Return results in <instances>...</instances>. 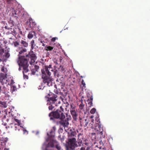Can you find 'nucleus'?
Listing matches in <instances>:
<instances>
[{
    "mask_svg": "<svg viewBox=\"0 0 150 150\" xmlns=\"http://www.w3.org/2000/svg\"><path fill=\"white\" fill-rule=\"evenodd\" d=\"M61 110L57 109L56 110L53 111L49 114V116L50 117V120L53 122L55 121L56 119H59L60 120L59 123L62 126L64 127H67L69 125L68 121L71 119L70 116L69 117H65L63 112L64 109L62 106H60Z\"/></svg>",
    "mask_w": 150,
    "mask_h": 150,
    "instance_id": "f257e3e1",
    "label": "nucleus"
},
{
    "mask_svg": "<svg viewBox=\"0 0 150 150\" xmlns=\"http://www.w3.org/2000/svg\"><path fill=\"white\" fill-rule=\"evenodd\" d=\"M18 56V60L17 62L19 66L23 68V73H27L29 71L28 69L29 66L28 61L30 60V64L31 65H33L37 58L35 54L33 52H31L26 55L25 57L21 56L19 54Z\"/></svg>",
    "mask_w": 150,
    "mask_h": 150,
    "instance_id": "f03ea898",
    "label": "nucleus"
},
{
    "mask_svg": "<svg viewBox=\"0 0 150 150\" xmlns=\"http://www.w3.org/2000/svg\"><path fill=\"white\" fill-rule=\"evenodd\" d=\"M76 134V133L75 132H71L70 133H68L67 143L68 147L71 150H74L76 146H77L76 139L74 137Z\"/></svg>",
    "mask_w": 150,
    "mask_h": 150,
    "instance_id": "7ed1b4c3",
    "label": "nucleus"
},
{
    "mask_svg": "<svg viewBox=\"0 0 150 150\" xmlns=\"http://www.w3.org/2000/svg\"><path fill=\"white\" fill-rule=\"evenodd\" d=\"M50 71L54 72V75L55 77H59V76L60 75L58 73V71L56 69L53 70L52 67V65L51 64L49 66L46 65L43 67L42 69H41L42 76L44 75L45 76H50L51 73Z\"/></svg>",
    "mask_w": 150,
    "mask_h": 150,
    "instance_id": "20e7f679",
    "label": "nucleus"
},
{
    "mask_svg": "<svg viewBox=\"0 0 150 150\" xmlns=\"http://www.w3.org/2000/svg\"><path fill=\"white\" fill-rule=\"evenodd\" d=\"M10 48L7 47H5L3 48L2 47H0V62L3 61V60L1 59L2 56L4 53H5V56L6 59L9 58L10 56V54L9 53Z\"/></svg>",
    "mask_w": 150,
    "mask_h": 150,
    "instance_id": "39448f33",
    "label": "nucleus"
},
{
    "mask_svg": "<svg viewBox=\"0 0 150 150\" xmlns=\"http://www.w3.org/2000/svg\"><path fill=\"white\" fill-rule=\"evenodd\" d=\"M42 78L43 79V81L44 83H47V85L49 86L51 85L53 79L50 76H45L44 75L42 76Z\"/></svg>",
    "mask_w": 150,
    "mask_h": 150,
    "instance_id": "423d86ee",
    "label": "nucleus"
},
{
    "mask_svg": "<svg viewBox=\"0 0 150 150\" xmlns=\"http://www.w3.org/2000/svg\"><path fill=\"white\" fill-rule=\"evenodd\" d=\"M80 126H83L88 128L90 126V123H89V120L87 118L84 117L80 119Z\"/></svg>",
    "mask_w": 150,
    "mask_h": 150,
    "instance_id": "0eeeda50",
    "label": "nucleus"
},
{
    "mask_svg": "<svg viewBox=\"0 0 150 150\" xmlns=\"http://www.w3.org/2000/svg\"><path fill=\"white\" fill-rule=\"evenodd\" d=\"M6 3L5 4L6 5L7 7L6 11L9 12L10 11H11L12 10H13L14 7L13 6V0H5Z\"/></svg>",
    "mask_w": 150,
    "mask_h": 150,
    "instance_id": "6e6552de",
    "label": "nucleus"
},
{
    "mask_svg": "<svg viewBox=\"0 0 150 150\" xmlns=\"http://www.w3.org/2000/svg\"><path fill=\"white\" fill-rule=\"evenodd\" d=\"M83 134L81 133H79L78 135V139L76 141L77 146H76V147L79 146L80 147L83 145Z\"/></svg>",
    "mask_w": 150,
    "mask_h": 150,
    "instance_id": "1a4fd4ad",
    "label": "nucleus"
},
{
    "mask_svg": "<svg viewBox=\"0 0 150 150\" xmlns=\"http://www.w3.org/2000/svg\"><path fill=\"white\" fill-rule=\"evenodd\" d=\"M70 112L72 116L73 119L74 120H76L77 119V114L74 110V107H73V105H71Z\"/></svg>",
    "mask_w": 150,
    "mask_h": 150,
    "instance_id": "9d476101",
    "label": "nucleus"
},
{
    "mask_svg": "<svg viewBox=\"0 0 150 150\" xmlns=\"http://www.w3.org/2000/svg\"><path fill=\"white\" fill-rule=\"evenodd\" d=\"M57 96L55 94H53L51 96L48 98V102L50 103H55L57 100Z\"/></svg>",
    "mask_w": 150,
    "mask_h": 150,
    "instance_id": "9b49d317",
    "label": "nucleus"
},
{
    "mask_svg": "<svg viewBox=\"0 0 150 150\" xmlns=\"http://www.w3.org/2000/svg\"><path fill=\"white\" fill-rule=\"evenodd\" d=\"M26 24L31 28H34L36 25L35 22L33 21L31 18H29V21H27L26 22Z\"/></svg>",
    "mask_w": 150,
    "mask_h": 150,
    "instance_id": "f8f14e48",
    "label": "nucleus"
},
{
    "mask_svg": "<svg viewBox=\"0 0 150 150\" xmlns=\"http://www.w3.org/2000/svg\"><path fill=\"white\" fill-rule=\"evenodd\" d=\"M14 21L12 20H10L8 21V23L6 24L5 28L8 30H12V27L14 26Z\"/></svg>",
    "mask_w": 150,
    "mask_h": 150,
    "instance_id": "ddd939ff",
    "label": "nucleus"
},
{
    "mask_svg": "<svg viewBox=\"0 0 150 150\" xmlns=\"http://www.w3.org/2000/svg\"><path fill=\"white\" fill-rule=\"evenodd\" d=\"M4 75V74H2L0 78V82L2 85H4V84H9V83H8V81L7 78H5Z\"/></svg>",
    "mask_w": 150,
    "mask_h": 150,
    "instance_id": "4468645a",
    "label": "nucleus"
},
{
    "mask_svg": "<svg viewBox=\"0 0 150 150\" xmlns=\"http://www.w3.org/2000/svg\"><path fill=\"white\" fill-rule=\"evenodd\" d=\"M32 68V69H31V71L32 72V74L33 75H34L35 72L38 71V70L39 68V67L37 65H31Z\"/></svg>",
    "mask_w": 150,
    "mask_h": 150,
    "instance_id": "2eb2a0df",
    "label": "nucleus"
},
{
    "mask_svg": "<svg viewBox=\"0 0 150 150\" xmlns=\"http://www.w3.org/2000/svg\"><path fill=\"white\" fill-rule=\"evenodd\" d=\"M7 43V42L4 39H0V47H6Z\"/></svg>",
    "mask_w": 150,
    "mask_h": 150,
    "instance_id": "dca6fc26",
    "label": "nucleus"
},
{
    "mask_svg": "<svg viewBox=\"0 0 150 150\" xmlns=\"http://www.w3.org/2000/svg\"><path fill=\"white\" fill-rule=\"evenodd\" d=\"M98 123L95 124V129L97 132L102 129L101 125L100 124V122H97Z\"/></svg>",
    "mask_w": 150,
    "mask_h": 150,
    "instance_id": "f3484780",
    "label": "nucleus"
},
{
    "mask_svg": "<svg viewBox=\"0 0 150 150\" xmlns=\"http://www.w3.org/2000/svg\"><path fill=\"white\" fill-rule=\"evenodd\" d=\"M47 104L48 105H49V106L48 107V108L50 110H52L53 109H54V110H55V109H54V108L55 107V106L56 105L55 103H49V102H48Z\"/></svg>",
    "mask_w": 150,
    "mask_h": 150,
    "instance_id": "a211bd4d",
    "label": "nucleus"
},
{
    "mask_svg": "<svg viewBox=\"0 0 150 150\" xmlns=\"http://www.w3.org/2000/svg\"><path fill=\"white\" fill-rule=\"evenodd\" d=\"M12 14L14 16L16 17H18L20 14V11L18 10H14L13 11H12Z\"/></svg>",
    "mask_w": 150,
    "mask_h": 150,
    "instance_id": "6ab92c4d",
    "label": "nucleus"
},
{
    "mask_svg": "<svg viewBox=\"0 0 150 150\" xmlns=\"http://www.w3.org/2000/svg\"><path fill=\"white\" fill-rule=\"evenodd\" d=\"M86 95L87 97L91 99V100H93V95L91 91H87Z\"/></svg>",
    "mask_w": 150,
    "mask_h": 150,
    "instance_id": "aec40b11",
    "label": "nucleus"
},
{
    "mask_svg": "<svg viewBox=\"0 0 150 150\" xmlns=\"http://www.w3.org/2000/svg\"><path fill=\"white\" fill-rule=\"evenodd\" d=\"M35 31H30L28 35V38L30 39L32 38L34 35H35Z\"/></svg>",
    "mask_w": 150,
    "mask_h": 150,
    "instance_id": "412c9836",
    "label": "nucleus"
},
{
    "mask_svg": "<svg viewBox=\"0 0 150 150\" xmlns=\"http://www.w3.org/2000/svg\"><path fill=\"white\" fill-rule=\"evenodd\" d=\"M56 143H57V141L55 140H53L52 142H50L48 143V144L50 147L53 148L54 147Z\"/></svg>",
    "mask_w": 150,
    "mask_h": 150,
    "instance_id": "4be33fe9",
    "label": "nucleus"
},
{
    "mask_svg": "<svg viewBox=\"0 0 150 150\" xmlns=\"http://www.w3.org/2000/svg\"><path fill=\"white\" fill-rule=\"evenodd\" d=\"M17 29V32H18V33L17 36L18 38H20L21 37V36L20 35H23L22 31L20 29V27L19 26H18Z\"/></svg>",
    "mask_w": 150,
    "mask_h": 150,
    "instance_id": "5701e85b",
    "label": "nucleus"
},
{
    "mask_svg": "<svg viewBox=\"0 0 150 150\" xmlns=\"http://www.w3.org/2000/svg\"><path fill=\"white\" fill-rule=\"evenodd\" d=\"M6 89V87L4 86H3L2 88V87L0 86V95L1 93H6L5 91Z\"/></svg>",
    "mask_w": 150,
    "mask_h": 150,
    "instance_id": "b1692460",
    "label": "nucleus"
},
{
    "mask_svg": "<svg viewBox=\"0 0 150 150\" xmlns=\"http://www.w3.org/2000/svg\"><path fill=\"white\" fill-rule=\"evenodd\" d=\"M93 100H91V99L88 98L87 100V101L88 102V104L89 105V107H91L93 106L92 101Z\"/></svg>",
    "mask_w": 150,
    "mask_h": 150,
    "instance_id": "393cba45",
    "label": "nucleus"
},
{
    "mask_svg": "<svg viewBox=\"0 0 150 150\" xmlns=\"http://www.w3.org/2000/svg\"><path fill=\"white\" fill-rule=\"evenodd\" d=\"M17 29L16 28L15 29H13V31H11V32L13 33V35L15 36H16V35H17L18 33V32H17Z\"/></svg>",
    "mask_w": 150,
    "mask_h": 150,
    "instance_id": "a878e982",
    "label": "nucleus"
},
{
    "mask_svg": "<svg viewBox=\"0 0 150 150\" xmlns=\"http://www.w3.org/2000/svg\"><path fill=\"white\" fill-rule=\"evenodd\" d=\"M21 43L22 45H23L24 47H27L28 46V43L26 41L23 40H21Z\"/></svg>",
    "mask_w": 150,
    "mask_h": 150,
    "instance_id": "bb28decb",
    "label": "nucleus"
},
{
    "mask_svg": "<svg viewBox=\"0 0 150 150\" xmlns=\"http://www.w3.org/2000/svg\"><path fill=\"white\" fill-rule=\"evenodd\" d=\"M13 118L14 120L16 122H17L18 124V126H19V125L21 124V120H19L16 118V117L15 116L13 117Z\"/></svg>",
    "mask_w": 150,
    "mask_h": 150,
    "instance_id": "cd10ccee",
    "label": "nucleus"
},
{
    "mask_svg": "<svg viewBox=\"0 0 150 150\" xmlns=\"http://www.w3.org/2000/svg\"><path fill=\"white\" fill-rule=\"evenodd\" d=\"M0 105V106L4 108H6L7 106L6 103L4 102L1 101Z\"/></svg>",
    "mask_w": 150,
    "mask_h": 150,
    "instance_id": "c85d7f7f",
    "label": "nucleus"
},
{
    "mask_svg": "<svg viewBox=\"0 0 150 150\" xmlns=\"http://www.w3.org/2000/svg\"><path fill=\"white\" fill-rule=\"evenodd\" d=\"M91 138L92 140H95L96 139V134L95 133H93L91 134Z\"/></svg>",
    "mask_w": 150,
    "mask_h": 150,
    "instance_id": "c756f323",
    "label": "nucleus"
},
{
    "mask_svg": "<svg viewBox=\"0 0 150 150\" xmlns=\"http://www.w3.org/2000/svg\"><path fill=\"white\" fill-rule=\"evenodd\" d=\"M55 147L58 150H60L61 148V146H59L58 142L57 141V143H56L55 145Z\"/></svg>",
    "mask_w": 150,
    "mask_h": 150,
    "instance_id": "7c9ffc66",
    "label": "nucleus"
},
{
    "mask_svg": "<svg viewBox=\"0 0 150 150\" xmlns=\"http://www.w3.org/2000/svg\"><path fill=\"white\" fill-rule=\"evenodd\" d=\"M8 139L7 138H1L0 140H2L3 142H4L6 143L8 141Z\"/></svg>",
    "mask_w": 150,
    "mask_h": 150,
    "instance_id": "2f4dec72",
    "label": "nucleus"
},
{
    "mask_svg": "<svg viewBox=\"0 0 150 150\" xmlns=\"http://www.w3.org/2000/svg\"><path fill=\"white\" fill-rule=\"evenodd\" d=\"M12 45H13L15 47H17L19 45V43L17 41H15L13 42Z\"/></svg>",
    "mask_w": 150,
    "mask_h": 150,
    "instance_id": "473e14b6",
    "label": "nucleus"
},
{
    "mask_svg": "<svg viewBox=\"0 0 150 150\" xmlns=\"http://www.w3.org/2000/svg\"><path fill=\"white\" fill-rule=\"evenodd\" d=\"M84 107V105L83 103L82 100L81 104L79 105V108L80 110H82Z\"/></svg>",
    "mask_w": 150,
    "mask_h": 150,
    "instance_id": "72a5a7b5",
    "label": "nucleus"
},
{
    "mask_svg": "<svg viewBox=\"0 0 150 150\" xmlns=\"http://www.w3.org/2000/svg\"><path fill=\"white\" fill-rule=\"evenodd\" d=\"M12 91H15L17 90V88L15 86H12L11 87Z\"/></svg>",
    "mask_w": 150,
    "mask_h": 150,
    "instance_id": "f704fd0d",
    "label": "nucleus"
},
{
    "mask_svg": "<svg viewBox=\"0 0 150 150\" xmlns=\"http://www.w3.org/2000/svg\"><path fill=\"white\" fill-rule=\"evenodd\" d=\"M96 110V109L95 108H93L91 110L90 112L91 114H93L95 112Z\"/></svg>",
    "mask_w": 150,
    "mask_h": 150,
    "instance_id": "c9c22d12",
    "label": "nucleus"
},
{
    "mask_svg": "<svg viewBox=\"0 0 150 150\" xmlns=\"http://www.w3.org/2000/svg\"><path fill=\"white\" fill-rule=\"evenodd\" d=\"M84 142V144L85 145H86V146H88L89 145V142L87 140H85Z\"/></svg>",
    "mask_w": 150,
    "mask_h": 150,
    "instance_id": "e433bc0d",
    "label": "nucleus"
},
{
    "mask_svg": "<svg viewBox=\"0 0 150 150\" xmlns=\"http://www.w3.org/2000/svg\"><path fill=\"white\" fill-rule=\"evenodd\" d=\"M35 41L34 40H33L31 42V47H34L35 46V45L34 44Z\"/></svg>",
    "mask_w": 150,
    "mask_h": 150,
    "instance_id": "4c0bfd02",
    "label": "nucleus"
},
{
    "mask_svg": "<svg viewBox=\"0 0 150 150\" xmlns=\"http://www.w3.org/2000/svg\"><path fill=\"white\" fill-rule=\"evenodd\" d=\"M1 71L2 72L5 73L6 72L7 70L4 67H3L1 69Z\"/></svg>",
    "mask_w": 150,
    "mask_h": 150,
    "instance_id": "58836bf2",
    "label": "nucleus"
},
{
    "mask_svg": "<svg viewBox=\"0 0 150 150\" xmlns=\"http://www.w3.org/2000/svg\"><path fill=\"white\" fill-rule=\"evenodd\" d=\"M81 85L83 86V87H84V88L86 87V84L85 83L84 81V80L83 79H82L81 82Z\"/></svg>",
    "mask_w": 150,
    "mask_h": 150,
    "instance_id": "ea45409f",
    "label": "nucleus"
},
{
    "mask_svg": "<svg viewBox=\"0 0 150 150\" xmlns=\"http://www.w3.org/2000/svg\"><path fill=\"white\" fill-rule=\"evenodd\" d=\"M43 42H44L43 43L42 41H41L39 45H42L43 46H45L46 45V43L44 42V41H43Z\"/></svg>",
    "mask_w": 150,
    "mask_h": 150,
    "instance_id": "a19ab883",
    "label": "nucleus"
},
{
    "mask_svg": "<svg viewBox=\"0 0 150 150\" xmlns=\"http://www.w3.org/2000/svg\"><path fill=\"white\" fill-rule=\"evenodd\" d=\"M26 50L25 49H23V50H21L19 52V54H22L23 52H26Z\"/></svg>",
    "mask_w": 150,
    "mask_h": 150,
    "instance_id": "79ce46f5",
    "label": "nucleus"
},
{
    "mask_svg": "<svg viewBox=\"0 0 150 150\" xmlns=\"http://www.w3.org/2000/svg\"><path fill=\"white\" fill-rule=\"evenodd\" d=\"M56 39L57 40L58 39V38H57V37H54V38H52L51 39V41L52 42H54L55 41V40H56Z\"/></svg>",
    "mask_w": 150,
    "mask_h": 150,
    "instance_id": "37998d69",
    "label": "nucleus"
},
{
    "mask_svg": "<svg viewBox=\"0 0 150 150\" xmlns=\"http://www.w3.org/2000/svg\"><path fill=\"white\" fill-rule=\"evenodd\" d=\"M53 47H45V49L47 50L52 51L53 49Z\"/></svg>",
    "mask_w": 150,
    "mask_h": 150,
    "instance_id": "c03bdc74",
    "label": "nucleus"
},
{
    "mask_svg": "<svg viewBox=\"0 0 150 150\" xmlns=\"http://www.w3.org/2000/svg\"><path fill=\"white\" fill-rule=\"evenodd\" d=\"M24 73H23V77L24 79H28V76L27 75H25L24 74Z\"/></svg>",
    "mask_w": 150,
    "mask_h": 150,
    "instance_id": "a18cd8bd",
    "label": "nucleus"
},
{
    "mask_svg": "<svg viewBox=\"0 0 150 150\" xmlns=\"http://www.w3.org/2000/svg\"><path fill=\"white\" fill-rule=\"evenodd\" d=\"M97 133L100 134H101L102 135L103 134V129L102 128V129H101V130H99V131H98L97 132Z\"/></svg>",
    "mask_w": 150,
    "mask_h": 150,
    "instance_id": "49530a36",
    "label": "nucleus"
},
{
    "mask_svg": "<svg viewBox=\"0 0 150 150\" xmlns=\"http://www.w3.org/2000/svg\"><path fill=\"white\" fill-rule=\"evenodd\" d=\"M54 46L56 47H59L60 46V44L58 43L54 44Z\"/></svg>",
    "mask_w": 150,
    "mask_h": 150,
    "instance_id": "de8ad7c7",
    "label": "nucleus"
},
{
    "mask_svg": "<svg viewBox=\"0 0 150 150\" xmlns=\"http://www.w3.org/2000/svg\"><path fill=\"white\" fill-rule=\"evenodd\" d=\"M87 146V147L86 149V150H90L91 148V146H90L89 145Z\"/></svg>",
    "mask_w": 150,
    "mask_h": 150,
    "instance_id": "09e8293b",
    "label": "nucleus"
},
{
    "mask_svg": "<svg viewBox=\"0 0 150 150\" xmlns=\"http://www.w3.org/2000/svg\"><path fill=\"white\" fill-rule=\"evenodd\" d=\"M43 90L44 91V92L45 93H46V91L47 90V87H46L45 86L43 88Z\"/></svg>",
    "mask_w": 150,
    "mask_h": 150,
    "instance_id": "8fccbe9b",
    "label": "nucleus"
},
{
    "mask_svg": "<svg viewBox=\"0 0 150 150\" xmlns=\"http://www.w3.org/2000/svg\"><path fill=\"white\" fill-rule=\"evenodd\" d=\"M19 126H18V127H17V126H15V130H19Z\"/></svg>",
    "mask_w": 150,
    "mask_h": 150,
    "instance_id": "3c124183",
    "label": "nucleus"
},
{
    "mask_svg": "<svg viewBox=\"0 0 150 150\" xmlns=\"http://www.w3.org/2000/svg\"><path fill=\"white\" fill-rule=\"evenodd\" d=\"M80 150H86V149L85 147H82L80 148Z\"/></svg>",
    "mask_w": 150,
    "mask_h": 150,
    "instance_id": "603ef678",
    "label": "nucleus"
},
{
    "mask_svg": "<svg viewBox=\"0 0 150 150\" xmlns=\"http://www.w3.org/2000/svg\"><path fill=\"white\" fill-rule=\"evenodd\" d=\"M60 67H61V71L62 72L64 71V68H63V67H62L61 66H60Z\"/></svg>",
    "mask_w": 150,
    "mask_h": 150,
    "instance_id": "864d4df0",
    "label": "nucleus"
},
{
    "mask_svg": "<svg viewBox=\"0 0 150 150\" xmlns=\"http://www.w3.org/2000/svg\"><path fill=\"white\" fill-rule=\"evenodd\" d=\"M2 125H3L4 126H6L7 125V124L6 123H3L2 124Z\"/></svg>",
    "mask_w": 150,
    "mask_h": 150,
    "instance_id": "5fc2aeb1",
    "label": "nucleus"
},
{
    "mask_svg": "<svg viewBox=\"0 0 150 150\" xmlns=\"http://www.w3.org/2000/svg\"><path fill=\"white\" fill-rule=\"evenodd\" d=\"M25 15L26 16H28V15H27V13H26L25 14V13H24V14H23V17H24V15Z\"/></svg>",
    "mask_w": 150,
    "mask_h": 150,
    "instance_id": "6e6d98bb",
    "label": "nucleus"
},
{
    "mask_svg": "<svg viewBox=\"0 0 150 150\" xmlns=\"http://www.w3.org/2000/svg\"><path fill=\"white\" fill-rule=\"evenodd\" d=\"M21 67H20L19 66V68L18 69V70H19V71H20L21 70Z\"/></svg>",
    "mask_w": 150,
    "mask_h": 150,
    "instance_id": "4d7b16f0",
    "label": "nucleus"
},
{
    "mask_svg": "<svg viewBox=\"0 0 150 150\" xmlns=\"http://www.w3.org/2000/svg\"><path fill=\"white\" fill-rule=\"evenodd\" d=\"M1 134H2V132H1V130L0 129V135H1Z\"/></svg>",
    "mask_w": 150,
    "mask_h": 150,
    "instance_id": "13d9d810",
    "label": "nucleus"
},
{
    "mask_svg": "<svg viewBox=\"0 0 150 150\" xmlns=\"http://www.w3.org/2000/svg\"><path fill=\"white\" fill-rule=\"evenodd\" d=\"M45 47H51V46H46Z\"/></svg>",
    "mask_w": 150,
    "mask_h": 150,
    "instance_id": "bf43d9fd",
    "label": "nucleus"
},
{
    "mask_svg": "<svg viewBox=\"0 0 150 150\" xmlns=\"http://www.w3.org/2000/svg\"><path fill=\"white\" fill-rule=\"evenodd\" d=\"M4 150H7V149L6 148H5Z\"/></svg>",
    "mask_w": 150,
    "mask_h": 150,
    "instance_id": "052dcab7",
    "label": "nucleus"
},
{
    "mask_svg": "<svg viewBox=\"0 0 150 150\" xmlns=\"http://www.w3.org/2000/svg\"><path fill=\"white\" fill-rule=\"evenodd\" d=\"M24 132H27L26 130H24Z\"/></svg>",
    "mask_w": 150,
    "mask_h": 150,
    "instance_id": "680f3d73",
    "label": "nucleus"
},
{
    "mask_svg": "<svg viewBox=\"0 0 150 150\" xmlns=\"http://www.w3.org/2000/svg\"><path fill=\"white\" fill-rule=\"evenodd\" d=\"M6 117V115H4V118H5V117Z\"/></svg>",
    "mask_w": 150,
    "mask_h": 150,
    "instance_id": "e2e57ef3",
    "label": "nucleus"
},
{
    "mask_svg": "<svg viewBox=\"0 0 150 150\" xmlns=\"http://www.w3.org/2000/svg\"><path fill=\"white\" fill-rule=\"evenodd\" d=\"M81 78H82L83 77V76H81Z\"/></svg>",
    "mask_w": 150,
    "mask_h": 150,
    "instance_id": "0e129e2a",
    "label": "nucleus"
},
{
    "mask_svg": "<svg viewBox=\"0 0 150 150\" xmlns=\"http://www.w3.org/2000/svg\"><path fill=\"white\" fill-rule=\"evenodd\" d=\"M6 128H7V127H6Z\"/></svg>",
    "mask_w": 150,
    "mask_h": 150,
    "instance_id": "69168bd1",
    "label": "nucleus"
},
{
    "mask_svg": "<svg viewBox=\"0 0 150 150\" xmlns=\"http://www.w3.org/2000/svg\"><path fill=\"white\" fill-rule=\"evenodd\" d=\"M30 67V69H31V67H32L31 66V67Z\"/></svg>",
    "mask_w": 150,
    "mask_h": 150,
    "instance_id": "338daca9",
    "label": "nucleus"
},
{
    "mask_svg": "<svg viewBox=\"0 0 150 150\" xmlns=\"http://www.w3.org/2000/svg\"><path fill=\"white\" fill-rule=\"evenodd\" d=\"M54 52H56V51H54Z\"/></svg>",
    "mask_w": 150,
    "mask_h": 150,
    "instance_id": "774afa93",
    "label": "nucleus"
}]
</instances>
